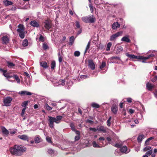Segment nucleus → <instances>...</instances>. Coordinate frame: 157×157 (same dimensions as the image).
Returning a JSON list of instances; mask_svg holds the SVG:
<instances>
[{
	"label": "nucleus",
	"mask_w": 157,
	"mask_h": 157,
	"mask_svg": "<svg viewBox=\"0 0 157 157\" xmlns=\"http://www.w3.org/2000/svg\"><path fill=\"white\" fill-rule=\"evenodd\" d=\"M26 150V148L23 146L16 145L10 149L11 153L17 156H20L23 154Z\"/></svg>",
	"instance_id": "1"
},
{
	"label": "nucleus",
	"mask_w": 157,
	"mask_h": 157,
	"mask_svg": "<svg viewBox=\"0 0 157 157\" xmlns=\"http://www.w3.org/2000/svg\"><path fill=\"white\" fill-rule=\"evenodd\" d=\"M48 121L49 126L51 128H53L54 126V122L56 124L60 123L61 120L62 119V117L61 116H58L56 118L49 116Z\"/></svg>",
	"instance_id": "2"
},
{
	"label": "nucleus",
	"mask_w": 157,
	"mask_h": 157,
	"mask_svg": "<svg viewBox=\"0 0 157 157\" xmlns=\"http://www.w3.org/2000/svg\"><path fill=\"white\" fill-rule=\"evenodd\" d=\"M126 55L129 57L130 59L133 60L135 59H148L150 57L154 56V55L153 54H151L147 57H144L140 56H136L133 55L129 54L128 53H126Z\"/></svg>",
	"instance_id": "3"
},
{
	"label": "nucleus",
	"mask_w": 157,
	"mask_h": 157,
	"mask_svg": "<svg viewBox=\"0 0 157 157\" xmlns=\"http://www.w3.org/2000/svg\"><path fill=\"white\" fill-rule=\"evenodd\" d=\"M81 18L83 21L86 23H93L95 20V18L93 15L82 17Z\"/></svg>",
	"instance_id": "4"
},
{
	"label": "nucleus",
	"mask_w": 157,
	"mask_h": 157,
	"mask_svg": "<svg viewBox=\"0 0 157 157\" xmlns=\"http://www.w3.org/2000/svg\"><path fill=\"white\" fill-rule=\"evenodd\" d=\"M12 100V98L10 97H7L5 98L3 100L4 105L6 106H10Z\"/></svg>",
	"instance_id": "5"
},
{
	"label": "nucleus",
	"mask_w": 157,
	"mask_h": 157,
	"mask_svg": "<svg viewBox=\"0 0 157 157\" xmlns=\"http://www.w3.org/2000/svg\"><path fill=\"white\" fill-rule=\"evenodd\" d=\"M123 32L120 31L117 32L115 34L112 35L110 37V40L113 41L116 39L118 37L121 36L122 35Z\"/></svg>",
	"instance_id": "6"
},
{
	"label": "nucleus",
	"mask_w": 157,
	"mask_h": 157,
	"mask_svg": "<svg viewBox=\"0 0 157 157\" xmlns=\"http://www.w3.org/2000/svg\"><path fill=\"white\" fill-rule=\"evenodd\" d=\"M44 26L45 29L49 30L52 26L51 23L48 20H46L44 22Z\"/></svg>",
	"instance_id": "7"
},
{
	"label": "nucleus",
	"mask_w": 157,
	"mask_h": 157,
	"mask_svg": "<svg viewBox=\"0 0 157 157\" xmlns=\"http://www.w3.org/2000/svg\"><path fill=\"white\" fill-rule=\"evenodd\" d=\"M18 28L17 29V31L18 33H21L25 32V28L23 25L19 24L18 26Z\"/></svg>",
	"instance_id": "8"
},
{
	"label": "nucleus",
	"mask_w": 157,
	"mask_h": 157,
	"mask_svg": "<svg viewBox=\"0 0 157 157\" xmlns=\"http://www.w3.org/2000/svg\"><path fill=\"white\" fill-rule=\"evenodd\" d=\"M88 66L92 70H94L95 68V66L92 60H89L88 61Z\"/></svg>",
	"instance_id": "9"
},
{
	"label": "nucleus",
	"mask_w": 157,
	"mask_h": 157,
	"mask_svg": "<svg viewBox=\"0 0 157 157\" xmlns=\"http://www.w3.org/2000/svg\"><path fill=\"white\" fill-rule=\"evenodd\" d=\"M97 131L105 133L106 131V128L102 126L99 125L97 127Z\"/></svg>",
	"instance_id": "10"
},
{
	"label": "nucleus",
	"mask_w": 157,
	"mask_h": 157,
	"mask_svg": "<svg viewBox=\"0 0 157 157\" xmlns=\"http://www.w3.org/2000/svg\"><path fill=\"white\" fill-rule=\"evenodd\" d=\"M111 110L112 112L114 114H116L118 111V107L117 105H113L112 106Z\"/></svg>",
	"instance_id": "11"
},
{
	"label": "nucleus",
	"mask_w": 157,
	"mask_h": 157,
	"mask_svg": "<svg viewBox=\"0 0 157 157\" xmlns=\"http://www.w3.org/2000/svg\"><path fill=\"white\" fill-rule=\"evenodd\" d=\"M121 152L122 153H127L130 151V150H128L127 147L126 146H124L120 149Z\"/></svg>",
	"instance_id": "12"
},
{
	"label": "nucleus",
	"mask_w": 157,
	"mask_h": 157,
	"mask_svg": "<svg viewBox=\"0 0 157 157\" xmlns=\"http://www.w3.org/2000/svg\"><path fill=\"white\" fill-rule=\"evenodd\" d=\"M19 94H20L21 95H30L33 94L32 93H31L27 91H21V92H19Z\"/></svg>",
	"instance_id": "13"
},
{
	"label": "nucleus",
	"mask_w": 157,
	"mask_h": 157,
	"mask_svg": "<svg viewBox=\"0 0 157 157\" xmlns=\"http://www.w3.org/2000/svg\"><path fill=\"white\" fill-rule=\"evenodd\" d=\"M94 3L97 5L98 7H99L98 6L101 4H103L105 2L103 0H94Z\"/></svg>",
	"instance_id": "14"
},
{
	"label": "nucleus",
	"mask_w": 157,
	"mask_h": 157,
	"mask_svg": "<svg viewBox=\"0 0 157 157\" xmlns=\"http://www.w3.org/2000/svg\"><path fill=\"white\" fill-rule=\"evenodd\" d=\"M2 41L3 43L7 44L8 43L9 40V38L7 36H4L2 38Z\"/></svg>",
	"instance_id": "15"
},
{
	"label": "nucleus",
	"mask_w": 157,
	"mask_h": 157,
	"mask_svg": "<svg viewBox=\"0 0 157 157\" xmlns=\"http://www.w3.org/2000/svg\"><path fill=\"white\" fill-rule=\"evenodd\" d=\"M18 137L23 140H28V137L26 135H19L18 136Z\"/></svg>",
	"instance_id": "16"
},
{
	"label": "nucleus",
	"mask_w": 157,
	"mask_h": 157,
	"mask_svg": "<svg viewBox=\"0 0 157 157\" xmlns=\"http://www.w3.org/2000/svg\"><path fill=\"white\" fill-rule=\"evenodd\" d=\"M120 25L118 22H114L112 25V28L113 29H115L117 28L120 27Z\"/></svg>",
	"instance_id": "17"
},
{
	"label": "nucleus",
	"mask_w": 157,
	"mask_h": 157,
	"mask_svg": "<svg viewBox=\"0 0 157 157\" xmlns=\"http://www.w3.org/2000/svg\"><path fill=\"white\" fill-rule=\"evenodd\" d=\"M30 25L34 27H38L39 26L38 23L35 20L31 21L30 23Z\"/></svg>",
	"instance_id": "18"
},
{
	"label": "nucleus",
	"mask_w": 157,
	"mask_h": 157,
	"mask_svg": "<svg viewBox=\"0 0 157 157\" xmlns=\"http://www.w3.org/2000/svg\"><path fill=\"white\" fill-rule=\"evenodd\" d=\"M154 86L149 82H147L146 84V88L149 90H151L154 87Z\"/></svg>",
	"instance_id": "19"
},
{
	"label": "nucleus",
	"mask_w": 157,
	"mask_h": 157,
	"mask_svg": "<svg viewBox=\"0 0 157 157\" xmlns=\"http://www.w3.org/2000/svg\"><path fill=\"white\" fill-rule=\"evenodd\" d=\"M99 140L100 141V142L102 143L104 145L103 146H104L107 144L106 141L105 140V138L104 137H101L99 138Z\"/></svg>",
	"instance_id": "20"
},
{
	"label": "nucleus",
	"mask_w": 157,
	"mask_h": 157,
	"mask_svg": "<svg viewBox=\"0 0 157 157\" xmlns=\"http://www.w3.org/2000/svg\"><path fill=\"white\" fill-rule=\"evenodd\" d=\"M40 65L41 67L44 68H46L48 67L47 63L45 61H42L40 62Z\"/></svg>",
	"instance_id": "21"
},
{
	"label": "nucleus",
	"mask_w": 157,
	"mask_h": 157,
	"mask_svg": "<svg viewBox=\"0 0 157 157\" xmlns=\"http://www.w3.org/2000/svg\"><path fill=\"white\" fill-rule=\"evenodd\" d=\"M122 41L126 42L128 43L130 42V40L128 38V36H125L122 38L121 39Z\"/></svg>",
	"instance_id": "22"
},
{
	"label": "nucleus",
	"mask_w": 157,
	"mask_h": 157,
	"mask_svg": "<svg viewBox=\"0 0 157 157\" xmlns=\"http://www.w3.org/2000/svg\"><path fill=\"white\" fill-rule=\"evenodd\" d=\"M3 2L6 6L12 5L13 3L11 1L8 0H4L3 1Z\"/></svg>",
	"instance_id": "23"
},
{
	"label": "nucleus",
	"mask_w": 157,
	"mask_h": 157,
	"mask_svg": "<svg viewBox=\"0 0 157 157\" xmlns=\"http://www.w3.org/2000/svg\"><path fill=\"white\" fill-rule=\"evenodd\" d=\"M12 77L18 83H20V80L19 77L17 75H13V76H12Z\"/></svg>",
	"instance_id": "24"
},
{
	"label": "nucleus",
	"mask_w": 157,
	"mask_h": 157,
	"mask_svg": "<svg viewBox=\"0 0 157 157\" xmlns=\"http://www.w3.org/2000/svg\"><path fill=\"white\" fill-rule=\"evenodd\" d=\"M2 132L5 135L7 136L9 134V132L8 130L5 127L2 128Z\"/></svg>",
	"instance_id": "25"
},
{
	"label": "nucleus",
	"mask_w": 157,
	"mask_h": 157,
	"mask_svg": "<svg viewBox=\"0 0 157 157\" xmlns=\"http://www.w3.org/2000/svg\"><path fill=\"white\" fill-rule=\"evenodd\" d=\"M7 65L8 67L10 68H12L15 66V64L13 63L10 62H7Z\"/></svg>",
	"instance_id": "26"
},
{
	"label": "nucleus",
	"mask_w": 157,
	"mask_h": 157,
	"mask_svg": "<svg viewBox=\"0 0 157 157\" xmlns=\"http://www.w3.org/2000/svg\"><path fill=\"white\" fill-rule=\"evenodd\" d=\"M69 40L70 41L69 45H70V46H71L73 44L75 40L74 36H72L70 37Z\"/></svg>",
	"instance_id": "27"
},
{
	"label": "nucleus",
	"mask_w": 157,
	"mask_h": 157,
	"mask_svg": "<svg viewBox=\"0 0 157 157\" xmlns=\"http://www.w3.org/2000/svg\"><path fill=\"white\" fill-rule=\"evenodd\" d=\"M112 45V43L111 42H109L108 43L106 50L107 51H109L110 50V48Z\"/></svg>",
	"instance_id": "28"
},
{
	"label": "nucleus",
	"mask_w": 157,
	"mask_h": 157,
	"mask_svg": "<svg viewBox=\"0 0 157 157\" xmlns=\"http://www.w3.org/2000/svg\"><path fill=\"white\" fill-rule=\"evenodd\" d=\"M144 136L143 135H139L138 137V140L139 142H141L144 138Z\"/></svg>",
	"instance_id": "29"
},
{
	"label": "nucleus",
	"mask_w": 157,
	"mask_h": 157,
	"mask_svg": "<svg viewBox=\"0 0 157 157\" xmlns=\"http://www.w3.org/2000/svg\"><path fill=\"white\" fill-rule=\"evenodd\" d=\"M92 145L94 147L99 148L101 147L99 145L97 144L95 141H93V142Z\"/></svg>",
	"instance_id": "30"
},
{
	"label": "nucleus",
	"mask_w": 157,
	"mask_h": 157,
	"mask_svg": "<svg viewBox=\"0 0 157 157\" xmlns=\"http://www.w3.org/2000/svg\"><path fill=\"white\" fill-rule=\"evenodd\" d=\"M91 105L93 107L97 108H99L100 107V106L98 104L94 102L92 103Z\"/></svg>",
	"instance_id": "31"
},
{
	"label": "nucleus",
	"mask_w": 157,
	"mask_h": 157,
	"mask_svg": "<svg viewBox=\"0 0 157 157\" xmlns=\"http://www.w3.org/2000/svg\"><path fill=\"white\" fill-rule=\"evenodd\" d=\"M28 44V40L26 39H25L22 42V45L24 47L27 46Z\"/></svg>",
	"instance_id": "32"
},
{
	"label": "nucleus",
	"mask_w": 157,
	"mask_h": 157,
	"mask_svg": "<svg viewBox=\"0 0 157 157\" xmlns=\"http://www.w3.org/2000/svg\"><path fill=\"white\" fill-rule=\"evenodd\" d=\"M59 86L64 85L65 84V81L64 80H59Z\"/></svg>",
	"instance_id": "33"
},
{
	"label": "nucleus",
	"mask_w": 157,
	"mask_h": 157,
	"mask_svg": "<svg viewBox=\"0 0 157 157\" xmlns=\"http://www.w3.org/2000/svg\"><path fill=\"white\" fill-rule=\"evenodd\" d=\"M19 36L21 38V39H23L25 37V32L18 33Z\"/></svg>",
	"instance_id": "34"
},
{
	"label": "nucleus",
	"mask_w": 157,
	"mask_h": 157,
	"mask_svg": "<svg viewBox=\"0 0 157 157\" xmlns=\"http://www.w3.org/2000/svg\"><path fill=\"white\" fill-rule=\"evenodd\" d=\"M34 140L35 143L38 144L40 142V138L39 136H37L35 138Z\"/></svg>",
	"instance_id": "35"
},
{
	"label": "nucleus",
	"mask_w": 157,
	"mask_h": 157,
	"mask_svg": "<svg viewBox=\"0 0 157 157\" xmlns=\"http://www.w3.org/2000/svg\"><path fill=\"white\" fill-rule=\"evenodd\" d=\"M56 66V62L55 61H53L51 63V68L52 70L54 69Z\"/></svg>",
	"instance_id": "36"
},
{
	"label": "nucleus",
	"mask_w": 157,
	"mask_h": 157,
	"mask_svg": "<svg viewBox=\"0 0 157 157\" xmlns=\"http://www.w3.org/2000/svg\"><path fill=\"white\" fill-rule=\"evenodd\" d=\"M90 41L88 42L87 45L86 47L85 52H84L85 54L86 52L89 49L90 46Z\"/></svg>",
	"instance_id": "37"
},
{
	"label": "nucleus",
	"mask_w": 157,
	"mask_h": 157,
	"mask_svg": "<svg viewBox=\"0 0 157 157\" xmlns=\"http://www.w3.org/2000/svg\"><path fill=\"white\" fill-rule=\"evenodd\" d=\"M45 107L48 110H51L52 109V108L47 103L45 104Z\"/></svg>",
	"instance_id": "38"
},
{
	"label": "nucleus",
	"mask_w": 157,
	"mask_h": 157,
	"mask_svg": "<svg viewBox=\"0 0 157 157\" xmlns=\"http://www.w3.org/2000/svg\"><path fill=\"white\" fill-rule=\"evenodd\" d=\"M106 66V63L105 62H102L100 66V68L101 69H102L104 67Z\"/></svg>",
	"instance_id": "39"
},
{
	"label": "nucleus",
	"mask_w": 157,
	"mask_h": 157,
	"mask_svg": "<svg viewBox=\"0 0 157 157\" xmlns=\"http://www.w3.org/2000/svg\"><path fill=\"white\" fill-rule=\"evenodd\" d=\"M28 103V101H25L23 102L21 106L24 108L26 107Z\"/></svg>",
	"instance_id": "40"
},
{
	"label": "nucleus",
	"mask_w": 157,
	"mask_h": 157,
	"mask_svg": "<svg viewBox=\"0 0 157 157\" xmlns=\"http://www.w3.org/2000/svg\"><path fill=\"white\" fill-rule=\"evenodd\" d=\"M151 149V147L150 146H147L146 147L143 149V151H147L148 150H150Z\"/></svg>",
	"instance_id": "41"
},
{
	"label": "nucleus",
	"mask_w": 157,
	"mask_h": 157,
	"mask_svg": "<svg viewBox=\"0 0 157 157\" xmlns=\"http://www.w3.org/2000/svg\"><path fill=\"white\" fill-rule=\"evenodd\" d=\"M70 127L73 131H75V129L74 124L73 123H71L70 125Z\"/></svg>",
	"instance_id": "42"
},
{
	"label": "nucleus",
	"mask_w": 157,
	"mask_h": 157,
	"mask_svg": "<svg viewBox=\"0 0 157 157\" xmlns=\"http://www.w3.org/2000/svg\"><path fill=\"white\" fill-rule=\"evenodd\" d=\"M74 55L75 56L78 57L80 55V52L78 51H76L75 52Z\"/></svg>",
	"instance_id": "43"
},
{
	"label": "nucleus",
	"mask_w": 157,
	"mask_h": 157,
	"mask_svg": "<svg viewBox=\"0 0 157 157\" xmlns=\"http://www.w3.org/2000/svg\"><path fill=\"white\" fill-rule=\"evenodd\" d=\"M111 117H110L107 121V125L109 126L111 124L110 121L111 120Z\"/></svg>",
	"instance_id": "44"
},
{
	"label": "nucleus",
	"mask_w": 157,
	"mask_h": 157,
	"mask_svg": "<svg viewBox=\"0 0 157 157\" xmlns=\"http://www.w3.org/2000/svg\"><path fill=\"white\" fill-rule=\"evenodd\" d=\"M39 40L41 42H44V37H43L41 35H40Z\"/></svg>",
	"instance_id": "45"
},
{
	"label": "nucleus",
	"mask_w": 157,
	"mask_h": 157,
	"mask_svg": "<svg viewBox=\"0 0 157 157\" xmlns=\"http://www.w3.org/2000/svg\"><path fill=\"white\" fill-rule=\"evenodd\" d=\"M43 47L44 50H46L48 48V47L47 44L45 43H44L43 45Z\"/></svg>",
	"instance_id": "46"
},
{
	"label": "nucleus",
	"mask_w": 157,
	"mask_h": 157,
	"mask_svg": "<svg viewBox=\"0 0 157 157\" xmlns=\"http://www.w3.org/2000/svg\"><path fill=\"white\" fill-rule=\"evenodd\" d=\"M152 152V149L150 150L149 151H147L146 153V154L147 155H151Z\"/></svg>",
	"instance_id": "47"
},
{
	"label": "nucleus",
	"mask_w": 157,
	"mask_h": 157,
	"mask_svg": "<svg viewBox=\"0 0 157 157\" xmlns=\"http://www.w3.org/2000/svg\"><path fill=\"white\" fill-rule=\"evenodd\" d=\"M46 140L49 143H52V141L51 140V138L50 137H49L48 136H47L46 137Z\"/></svg>",
	"instance_id": "48"
},
{
	"label": "nucleus",
	"mask_w": 157,
	"mask_h": 157,
	"mask_svg": "<svg viewBox=\"0 0 157 157\" xmlns=\"http://www.w3.org/2000/svg\"><path fill=\"white\" fill-rule=\"evenodd\" d=\"M3 75L6 78H11L12 77L11 76H9V75L8 74L6 73V72H4L3 73Z\"/></svg>",
	"instance_id": "49"
},
{
	"label": "nucleus",
	"mask_w": 157,
	"mask_h": 157,
	"mask_svg": "<svg viewBox=\"0 0 157 157\" xmlns=\"http://www.w3.org/2000/svg\"><path fill=\"white\" fill-rule=\"evenodd\" d=\"M26 109V107L24 108L22 110V112L21 113V115L22 117H23L24 113L25 111V110Z\"/></svg>",
	"instance_id": "50"
},
{
	"label": "nucleus",
	"mask_w": 157,
	"mask_h": 157,
	"mask_svg": "<svg viewBox=\"0 0 157 157\" xmlns=\"http://www.w3.org/2000/svg\"><path fill=\"white\" fill-rule=\"evenodd\" d=\"M17 129H15L14 130H13V131H10V133L11 134L13 135V134H14L15 133H16L17 132Z\"/></svg>",
	"instance_id": "51"
},
{
	"label": "nucleus",
	"mask_w": 157,
	"mask_h": 157,
	"mask_svg": "<svg viewBox=\"0 0 157 157\" xmlns=\"http://www.w3.org/2000/svg\"><path fill=\"white\" fill-rule=\"evenodd\" d=\"M89 129L90 131H92L94 132H96L97 131V128H90Z\"/></svg>",
	"instance_id": "52"
},
{
	"label": "nucleus",
	"mask_w": 157,
	"mask_h": 157,
	"mask_svg": "<svg viewBox=\"0 0 157 157\" xmlns=\"http://www.w3.org/2000/svg\"><path fill=\"white\" fill-rule=\"evenodd\" d=\"M90 8V10L91 11V13H92L94 11V8L92 6L91 4H90L89 5Z\"/></svg>",
	"instance_id": "53"
},
{
	"label": "nucleus",
	"mask_w": 157,
	"mask_h": 157,
	"mask_svg": "<svg viewBox=\"0 0 157 157\" xmlns=\"http://www.w3.org/2000/svg\"><path fill=\"white\" fill-rule=\"evenodd\" d=\"M48 153L50 154H52L54 153V151L52 149H48Z\"/></svg>",
	"instance_id": "54"
},
{
	"label": "nucleus",
	"mask_w": 157,
	"mask_h": 157,
	"mask_svg": "<svg viewBox=\"0 0 157 157\" xmlns=\"http://www.w3.org/2000/svg\"><path fill=\"white\" fill-rule=\"evenodd\" d=\"M111 59H116L119 60H121V59H120V57H117V56L112 57H111Z\"/></svg>",
	"instance_id": "55"
},
{
	"label": "nucleus",
	"mask_w": 157,
	"mask_h": 157,
	"mask_svg": "<svg viewBox=\"0 0 157 157\" xmlns=\"http://www.w3.org/2000/svg\"><path fill=\"white\" fill-rule=\"evenodd\" d=\"M157 76H155L151 79V81L153 82H155L157 80Z\"/></svg>",
	"instance_id": "56"
},
{
	"label": "nucleus",
	"mask_w": 157,
	"mask_h": 157,
	"mask_svg": "<svg viewBox=\"0 0 157 157\" xmlns=\"http://www.w3.org/2000/svg\"><path fill=\"white\" fill-rule=\"evenodd\" d=\"M76 27L77 28H80V25L79 24V23L78 21H76Z\"/></svg>",
	"instance_id": "57"
},
{
	"label": "nucleus",
	"mask_w": 157,
	"mask_h": 157,
	"mask_svg": "<svg viewBox=\"0 0 157 157\" xmlns=\"http://www.w3.org/2000/svg\"><path fill=\"white\" fill-rule=\"evenodd\" d=\"M80 138L79 135H77L75 137V141L78 140Z\"/></svg>",
	"instance_id": "58"
},
{
	"label": "nucleus",
	"mask_w": 157,
	"mask_h": 157,
	"mask_svg": "<svg viewBox=\"0 0 157 157\" xmlns=\"http://www.w3.org/2000/svg\"><path fill=\"white\" fill-rule=\"evenodd\" d=\"M59 61V63H61L62 61L63 56H61L58 57Z\"/></svg>",
	"instance_id": "59"
},
{
	"label": "nucleus",
	"mask_w": 157,
	"mask_h": 157,
	"mask_svg": "<svg viewBox=\"0 0 157 157\" xmlns=\"http://www.w3.org/2000/svg\"><path fill=\"white\" fill-rule=\"evenodd\" d=\"M114 146L116 147H120L121 146V145L119 144H116L114 145Z\"/></svg>",
	"instance_id": "60"
},
{
	"label": "nucleus",
	"mask_w": 157,
	"mask_h": 157,
	"mask_svg": "<svg viewBox=\"0 0 157 157\" xmlns=\"http://www.w3.org/2000/svg\"><path fill=\"white\" fill-rule=\"evenodd\" d=\"M117 50L119 52L122 51L123 50L122 48L121 47H119L117 48Z\"/></svg>",
	"instance_id": "61"
},
{
	"label": "nucleus",
	"mask_w": 157,
	"mask_h": 157,
	"mask_svg": "<svg viewBox=\"0 0 157 157\" xmlns=\"http://www.w3.org/2000/svg\"><path fill=\"white\" fill-rule=\"evenodd\" d=\"M88 77V76L86 75H81V78H82L84 79V78H87Z\"/></svg>",
	"instance_id": "62"
},
{
	"label": "nucleus",
	"mask_w": 157,
	"mask_h": 157,
	"mask_svg": "<svg viewBox=\"0 0 157 157\" xmlns=\"http://www.w3.org/2000/svg\"><path fill=\"white\" fill-rule=\"evenodd\" d=\"M59 81L58 82H55L54 83V85L55 86H59Z\"/></svg>",
	"instance_id": "63"
},
{
	"label": "nucleus",
	"mask_w": 157,
	"mask_h": 157,
	"mask_svg": "<svg viewBox=\"0 0 157 157\" xmlns=\"http://www.w3.org/2000/svg\"><path fill=\"white\" fill-rule=\"evenodd\" d=\"M106 139H107V140L109 142V144L111 143V139L110 137H107L106 138Z\"/></svg>",
	"instance_id": "64"
}]
</instances>
